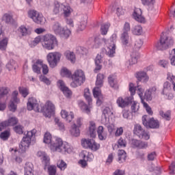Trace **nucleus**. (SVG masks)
<instances>
[{
	"label": "nucleus",
	"mask_w": 175,
	"mask_h": 175,
	"mask_svg": "<svg viewBox=\"0 0 175 175\" xmlns=\"http://www.w3.org/2000/svg\"><path fill=\"white\" fill-rule=\"evenodd\" d=\"M24 127L21 125H17L14 128V131L16 133H18V135H23L24 131Z\"/></svg>",
	"instance_id": "obj_61"
},
{
	"label": "nucleus",
	"mask_w": 175,
	"mask_h": 175,
	"mask_svg": "<svg viewBox=\"0 0 175 175\" xmlns=\"http://www.w3.org/2000/svg\"><path fill=\"white\" fill-rule=\"evenodd\" d=\"M132 100H133V96H132L126 97L119 96L116 100V104L118 107L125 109V107H128L132 103Z\"/></svg>",
	"instance_id": "obj_18"
},
{
	"label": "nucleus",
	"mask_w": 175,
	"mask_h": 175,
	"mask_svg": "<svg viewBox=\"0 0 175 175\" xmlns=\"http://www.w3.org/2000/svg\"><path fill=\"white\" fill-rule=\"evenodd\" d=\"M81 157L83 159H81L79 161L78 164L83 169H85L86 167L88 166V162H92L94 159V154L92 153L87 152L86 150H83L81 153Z\"/></svg>",
	"instance_id": "obj_14"
},
{
	"label": "nucleus",
	"mask_w": 175,
	"mask_h": 175,
	"mask_svg": "<svg viewBox=\"0 0 175 175\" xmlns=\"http://www.w3.org/2000/svg\"><path fill=\"white\" fill-rule=\"evenodd\" d=\"M64 27L61 26V24L59 23L56 22L52 26V31H53L55 35H59L61 33V31H62Z\"/></svg>",
	"instance_id": "obj_38"
},
{
	"label": "nucleus",
	"mask_w": 175,
	"mask_h": 175,
	"mask_svg": "<svg viewBox=\"0 0 175 175\" xmlns=\"http://www.w3.org/2000/svg\"><path fill=\"white\" fill-rule=\"evenodd\" d=\"M61 117L63 120H65L67 122H72L73 118H75V113L72 111L68 112L65 109H62L60 112Z\"/></svg>",
	"instance_id": "obj_27"
},
{
	"label": "nucleus",
	"mask_w": 175,
	"mask_h": 175,
	"mask_svg": "<svg viewBox=\"0 0 175 175\" xmlns=\"http://www.w3.org/2000/svg\"><path fill=\"white\" fill-rule=\"evenodd\" d=\"M10 136V131L9 130H6L0 134V137L2 139V140H8Z\"/></svg>",
	"instance_id": "obj_56"
},
{
	"label": "nucleus",
	"mask_w": 175,
	"mask_h": 175,
	"mask_svg": "<svg viewBox=\"0 0 175 175\" xmlns=\"http://www.w3.org/2000/svg\"><path fill=\"white\" fill-rule=\"evenodd\" d=\"M9 43V38L5 37L1 40H0V50L1 51H6L8 49V44Z\"/></svg>",
	"instance_id": "obj_41"
},
{
	"label": "nucleus",
	"mask_w": 175,
	"mask_h": 175,
	"mask_svg": "<svg viewBox=\"0 0 175 175\" xmlns=\"http://www.w3.org/2000/svg\"><path fill=\"white\" fill-rule=\"evenodd\" d=\"M60 75L61 76H62V77H68V78L72 77V72H70V70H68V68H62Z\"/></svg>",
	"instance_id": "obj_49"
},
{
	"label": "nucleus",
	"mask_w": 175,
	"mask_h": 175,
	"mask_svg": "<svg viewBox=\"0 0 175 175\" xmlns=\"http://www.w3.org/2000/svg\"><path fill=\"white\" fill-rule=\"evenodd\" d=\"M110 116H113V112L111 109L109 107H105L103 111V115L101 117V124L106 125L108 129L109 133H111L114 131V124H110Z\"/></svg>",
	"instance_id": "obj_11"
},
{
	"label": "nucleus",
	"mask_w": 175,
	"mask_h": 175,
	"mask_svg": "<svg viewBox=\"0 0 175 175\" xmlns=\"http://www.w3.org/2000/svg\"><path fill=\"white\" fill-rule=\"evenodd\" d=\"M108 83L114 90H118V81H117V76L116 75H111L108 77Z\"/></svg>",
	"instance_id": "obj_30"
},
{
	"label": "nucleus",
	"mask_w": 175,
	"mask_h": 175,
	"mask_svg": "<svg viewBox=\"0 0 175 175\" xmlns=\"http://www.w3.org/2000/svg\"><path fill=\"white\" fill-rule=\"evenodd\" d=\"M173 43H174V41L172 37L165 36V34H163L161 36L160 41L154 44V49L160 51L166 50L170 46H173Z\"/></svg>",
	"instance_id": "obj_8"
},
{
	"label": "nucleus",
	"mask_w": 175,
	"mask_h": 175,
	"mask_svg": "<svg viewBox=\"0 0 175 175\" xmlns=\"http://www.w3.org/2000/svg\"><path fill=\"white\" fill-rule=\"evenodd\" d=\"M142 124L146 128H150L152 129H157L159 128V122L155 120L154 118L150 119L148 116L144 115L142 117Z\"/></svg>",
	"instance_id": "obj_15"
},
{
	"label": "nucleus",
	"mask_w": 175,
	"mask_h": 175,
	"mask_svg": "<svg viewBox=\"0 0 175 175\" xmlns=\"http://www.w3.org/2000/svg\"><path fill=\"white\" fill-rule=\"evenodd\" d=\"M131 32L133 35L140 36L143 33V27L140 25H135L131 29Z\"/></svg>",
	"instance_id": "obj_43"
},
{
	"label": "nucleus",
	"mask_w": 175,
	"mask_h": 175,
	"mask_svg": "<svg viewBox=\"0 0 175 175\" xmlns=\"http://www.w3.org/2000/svg\"><path fill=\"white\" fill-rule=\"evenodd\" d=\"M103 42H105L107 49L106 54L109 57H114V54H116V42H117V33H113L109 38V40H106V39H103Z\"/></svg>",
	"instance_id": "obj_9"
},
{
	"label": "nucleus",
	"mask_w": 175,
	"mask_h": 175,
	"mask_svg": "<svg viewBox=\"0 0 175 175\" xmlns=\"http://www.w3.org/2000/svg\"><path fill=\"white\" fill-rule=\"evenodd\" d=\"M144 130L142 128V126L140 124H135L134 127V134L137 135L139 137H142V134Z\"/></svg>",
	"instance_id": "obj_46"
},
{
	"label": "nucleus",
	"mask_w": 175,
	"mask_h": 175,
	"mask_svg": "<svg viewBox=\"0 0 175 175\" xmlns=\"http://www.w3.org/2000/svg\"><path fill=\"white\" fill-rule=\"evenodd\" d=\"M102 56L100 55H97L95 59V64L96 68L94 69V72H98V70H100L102 69Z\"/></svg>",
	"instance_id": "obj_39"
},
{
	"label": "nucleus",
	"mask_w": 175,
	"mask_h": 175,
	"mask_svg": "<svg viewBox=\"0 0 175 175\" xmlns=\"http://www.w3.org/2000/svg\"><path fill=\"white\" fill-rule=\"evenodd\" d=\"M81 146H83L84 148H89L92 151H98L99 148H100V145L94 139H82L81 140Z\"/></svg>",
	"instance_id": "obj_16"
},
{
	"label": "nucleus",
	"mask_w": 175,
	"mask_h": 175,
	"mask_svg": "<svg viewBox=\"0 0 175 175\" xmlns=\"http://www.w3.org/2000/svg\"><path fill=\"white\" fill-rule=\"evenodd\" d=\"M170 64L172 66H175V49L170 52Z\"/></svg>",
	"instance_id": "obj_53"
},
{
	"label": "nucleus",
	"mask_w": 175,
	"mask_h": 175,
	"mask_svg": "<svg viewBox=\"0 0 175 175\" xmlns=\"http://www.w3.org/2000/svg\"><path fill=\"white\" fill-rule=\"evenodd\" d=\"M18 95V91H14L12 92V97L10 102L9 109L10 111H16L17 110V104L20 103V99L17 98Z\"/></svg>",
	"instance_id": "obj_20"
},
{
	"label": "nucleus",
	"mask_w": 175,
	"mask_h": 175,
	"mask_svg": "<svg viewBox=\"0 0 175 175\" xmlns=\"http://www.w3.org/2000/svg\"><path fill=\"white\" fill-rule=\"evenodd\" d=\"M37 155L38 157H40V158H41L42 161V163H44L45 166H47V165H49L50 158L49 157V156H47V154L45 152L39 151L38 152Z\"/></svg>",
	"instance_id": "obj_35"
},
{
	"label": "nucleus",
	"mask_w": 175,
	"mask_h": 175,
	"mask_svg": "<svg viewBox=\"0 0 175 175\" xmlns=\"http://www.w3.org/2000/svg\"><path fill=\"white\" fill-rule=\"evenodd\" d=\"M87 44H92L94 49H99V47H100V46L102 45V43L100 42V39H99L98 38H90L87 41Z\"/></svg>",
	"instance_id": "obj_33"
},
{
	"label": "nucleus",
	"mask_w": 175,
	"mask_h": 175,
	"mask_svg": "<svg viewBox=\"0 0 175 175\" xmlns=\"http://www.w3.org/2000/svg\"><path fill=\"white\" fill-rule=\"evenodd\" d=\"M2 20L7 24H12V22L13 21V16L12 14L6 13L3 16Z\"/></svg>",
	"instance_id": "obj_50"
},
{
	"label": "nucleus",
	"mask_w": 175,
	"mask_h": 175,
	"mask_svg": "<svg viewBox=\"0 0 175 175\" xmlns=\"http://www.w3.org/2000/svg\"><path fill=\"white\" fill-rule=\"evenodd\" d=\"M19 92L23 98H27L29 94V90L27 88H19Z\"/></svg>",
	"instance_id": "obj_54"
},
{
	"label": "nucleus",
	"mask_w": 175,
	"mask_h": 175,
	"mask_svg": "<svg viewBox=\"0 0 175 175\" xmlns=\"http://www.w3.org/2000/svg\"><path fill=\"white\" fill-rule=\"evenodd\" d=\"M62 57V54L59 52H51L46 55V60L50 66V68H54L58 63L61 61V57Z\"/></svg>",
	"instance_id": "obj_13"
},
{
	"label": "nucleus",
	"mask_w": 175,
	"mask_h": 175,
	"mask_svg": "<svg viewBox=\"0 0 175 175\" xmlns=\"http://www.w3.org/2000/svg\"><path fill=\"white\" fill-rule=\"evenodd\" d=\"M97 133L100 140H106L107 138V133L105 131V129L103 126H98L97 129Z\"/></svg>",
	"instance_id": "obj_34"
},
{
	"label": "nucleus",
	"mask_w": 175,
	"mask_h": 175,
	"mask_svg": "<svg viewBox=\"0 0 175 175\" xmlns=\"http://www.w3.org/2000/svg\"><path fill=\"white\" fill-rule=\"evenodd\" d=\"M120 40L122 44H123V46H125V47L132 46V38L129 37V33L123 32L121 34Z\"/></svg>",
	"instance_id": "obj_22"
},
{
	"label": "nucleus",
	"mask_w": 175,
	"mask_h": 175,
	"mask_svg": "<svg viewBox=\"0 0 175 175\" xmlns=\"http://www.w3.org/2000/svg\"><path fill=\"white\" fill-rule=\"evenodd\" d=\"M129 92H131V96H133V95H135L137 92L148 114H149L150 116H152V110L151 109V107H150V106L147 103L144 102V88H143V86H141V85H138L136 88L135 87V84H133V83H130L129 85Z\"/></svg>",
	"instance_id": "obj_4"
},
{
	"label": "nucleus",
	"mask_w": 175,
	"mask_h": 175,
	"mask_svg": "<svg viewBox=\"0 0 175 175\" xmlns=\"http://www.w3.org/2000/svg\"><path fill=\"white\" fill-rule=\"evenodd\" d=\"M40 67H42V60L38 59L32 66L33 71L35 73H40Z\"/></svg>",
	"instance_id": "obj_45"
},
{
	"label": "nucleus",
	"mask_w": 175,
	"mask_h": 175,
	"mask_svg": "<svg viewBox=\"0 0 175 175\" xmlns=\"http://www.w3.org/2000/svg\"><path fill=\"white\" fill-rule=\"evenodd\" d=\"M40 80L42 82L46 84V85H50L51 84V82L50 81V79L46 77L44 75H41L40 77Z\"/></svg>",
	"instance_id": "obj_64"
},
{
	"label": "nucleus",
	"mask_w": 175,
	"mask_h": 175,
	"mask_svg": "<svg viewBox=\"0 0 175 175\" xmlns=\"http://www.w3.org/2000/svg\"><path fill=\"white\" fill-rule=\"evenodd\" d=\"M72 13H73V8L70 7V5L64 4L61 15L63 16L64 18H68V17L72 16Z\"/></svg>",
	"instance_id": "obj_26"
},
{
	"label": "nucleus",
	"mask_w": 175,
	"mask_h": 175,
	"mask_svg": "<svg viewBox=\"0 0 175 175\" xmlns=\"http://www.w3.org/2000/svg\"><path fill=\"white\" fill-rule=\"evenodd\" d=\"M135 77L137 79L138 81H142V83H147V81L150 80V77L144 71H139L137 72Z\"/></svg>",
	"instance_id": "obj_32"
},
{
	"label": "nucleus",
	"mask_w": 175,
	"mask_h": 175,
	"mask_svg": "<svg viewBox=\"0 0 175 175\" xmlns=\"http://www.w3.org/2000/svg\"><path fill=\"white\" fill-rule=\"evenodd\" d=\"M89 133L90 137H96V124L94 121L90 122Z\"/></svg>",
	"instance_id": "obj_36"
},
{
	"label": "nucleus",
	"mask_w": 175,
	"mask_h": 175,
	"mask_svg": "<svg viewBox=\"0 0 175 175\" xmlns=\"http://www.w3.org/2000/svg\"><path fill=\"white\" fill-rule=\"evenodd\" d=\"M27 105V110L29 111L31 110H34V111H37L38 113L42 111L44 113L45 117H48V118H51L55 111V106L53 103H51V101H46L44 106L42 107V106L39 105L38 100L31 97L29 98Z\"/></svg>",
	"instance_id": "obj_2"
},
{
	"label": "nucleus",
	"mask_w": 175,
	"mask_h": 175,
	"mask_svg": "<svg viewBox=\"0 0 175 175\" xmlns=\"http://www.w3.org/2000/svg\"><path fill=\"white\" fill-rule=\"evenodd\" d=\"M68 167L66 163L64 161V160H60L57 161V167L60 169V170H65L66 167Z\"/></svg>",
	"instance_id": "obj_58"
},
{
	"label": "nucleus",
	"mask_w": 175,
	"mask_h": 175,
	"mask_svg": "<svg viewBox=\"0 0 175 175\" xmlns=\"http://www.w3.org/2000/svg\"><path fill=\"white\" fill-rule=\"evenodd\" d=\"M105 75L103 74H98L96 81V87L93 89V96L97 98L96 105L100 106L103 102V95L102 94V90L100 88L103 87V79Z\"/></svg>",
	"instance_id": "obj_5"
},
{
	"label": "nucleus",
	"mask_w": 175,
	"mask_h": 175,
	"mask_svg": "<svg viewBox=\"0 0 175 175\" xmlns=\"http://www.w3.org/2000/svg\"><path fill=\"white\" fill-rule=\"evenodd\" d=\"M141 1L145 6H152L155 3V0H141Z\"/></svg>",
	"instance_id": "obj_62"
},
{
	"label": "nucleus",
	"mask_w": 175,
	"mask_h": 175,
	"mask_svg": "<svg viewBox=\"0 0 175 175\" xmlns=\"http://www.w3.org/2000/svg\"><path fill=\"white\" fill-rule=\"evenodd\" d=\"M142 46H143V41L141 39L136 40L134 49H135V50H139V49H142Z\"/></svg>",
	"instance_id": "obj_60"
},
{
	"label": "nucleus",
	"mask_w": 175,
	"mask_h": 175,
	"mask_svg": "<svg viewBox=\"0 0 175 175\" xmlns=\"http://www.w3.org/2000/svg\"><path fill=\"white\" fill-rule=\"evenodd\" d=\"M55 124L57 125L59 129V131H65V124L61 121H59V119L58 118H55Z\"/></svg>",
	"instance_id": "obj_52"
},
{
	"label": "nucleus",
	"mask_w": 175,
	"mask_h": 175,
	"mask_svg": "<svg viewBox=\"0 0 175 175\" xmlns=\"http://www.w3.org/2000/svg\"><path fill=\"white\" fill-rule=\"evenodd\" d=\"M57 85L66 98H70V96H72V91L65 85V83H64L62 80L57 81Z\"/></svg>",
	"instance_id": "obj_24"
},
{
	"label": "nucleus",
	"mask_w": 175,
	"mask_h": 175,
	"mask_svg": "<svg viewBox=\"0 0 175 175\" xmlns=\"http://www.w3.org/2000/svg\"><path fill=\"white\" fill-rule=\"evenodd\" d=\"M159 114L161 116H162L165 120H167V121H170V111H167V112H163V111H160Z\"/></svg>",
	"instance_id": "obj_57"
},
{
	"label": "nucleus",
	"mask_w": 175,
	"mask_h": 175,
	"mask_svg": "<svg viewBox=\"0 0 175 175\" xmlns=\"http://www.w3.org/2000/svg\"><path fill=\"white\" fill-rule=\"evenodd\" d=\"M42 42L43 49L46 50H54L58 46V40L57 37L51 33H47L44 36H38L29 44L30 47H35Z\"/></svg>",
	"instance_id": "obj_3"
},
{
	"label": "nucleus",
	"mask_w": 175,
	"mask_h": 175,
	"mask_svg": "<svg viewBox=\"0 0 175 175\" xmlns=\"http://www.w3.org/2000/svg\"><path fill=\"white\" fill-rule=\"evenodd\" d=\"M118 162L120 163H122V162H125V159H126V152L124 150H119L118 152Z\"/></svg>",
	"instance_id": "obj_42"
},
{
	"label": "nucleus",
	"mask_w": 175,
	"mask_h": 175,
	"mask_svg": "<svg viewBox=\"0 0 175 175\" xmlns=\"http://www.w3.org/2000/svg\"><path fill=\"white\" fill-rule=\"evenodd\" d=\"M143 12H142V9L140 8H135L133 17L135 21L138 23H146V18L143 16Z\"/></svg>",
	"instance_id": "obj_23"
},
{
	"label": "nucleus",
	"mask_w": 175,
	"mask_h": 175,
	"mask_svg": "<svg viewBox=\"0 0 175 175\" xmlns=\"http://www.w3.org/2000/svg\"><path fill=\"white\" fill-rule=\"evenodd\" d=\"M18 122V119L16 117H11L8 120L0 123V131H3L8 126H14Z\"/></svg>",
	"instance_id": "obj_21"
},
{
	"label": "nucleus",
	"mask_w": 175,
	"mask_h": 175,
	"mask_svg": "<svg viewBox=\"0 0 175 175\" xmlns=\"http://www.w3.org/2000/svg\"><path fill=\"white\" fill-rule=\"evenodd\" d=\"M110 28V23H106L101 25L100 33L101 35H107V32Z\"/></svg>",
	"instance_id": "obj_51"
},
{
	"label": "nucleus",
	"mask_w": 175,
	"mask_h": 175,
	"mask_svg": "<svg viewBox=\"0 0 175 175\" xmlns=\"http://www.w3.org/2000/svg\"><path fill=\"white\" fill-rule=\"evenodd\" d=\"M80 127H77L75 123H74L70 129V133H71L72 136H75L77 137L80 136Z\"/></svg>",
	"instance_id": "obj_37"
},
{
	"label": "nucleus",
	"mask_w": 175,
	"mask_h": 175,
	"mask_svg": "<svg viewBox=\"0 0 175 175\" xmlns=\"http://www.w3.org/2000/svg\"><path fill=\"white\" fill-rule=\"evenodd\" d=\"M155 94H157V88L154 86L145 92L144 98L146 100H152V98Z\"/></svg>",
	"instance_id": "obj_29"
},
{
	"label": "nucleus",
	"mask_w": 175,
	"mask_h": 175,
	"mask_svg": "<svg viewBox=\"0 0 175 175\" xmlns=\"http://www.w3.org/2000/svg\"><path fill=\"white\" fill-rule=\"evenodd\" d=\"M72 82L70 85L73 88L81 85L85 81V75L82 70H76L73 75H71Z\"/></svg>",
	"instance_id": "obj_10"
},
{
	"label": "nucleus",
	"mask_w": 175,
	"mask_h": 175,
	"mask_svg": "<svg viewBox=\"0 0 175 175\" xmlns=\"http://www.w3.org/2000/svg\"><path fill=\"white\" fill-rule=\"evenodd\" d=\"M9 93L8 88H0V111L6 109V95Z\"/></svg>",
	"instance_id": "obj_19"
},
{
	"label": "nucleus",
	"mask_w": 175,
	"mask_h": 175,
	"mask_svg": "<svg viewBox=\"0 0 175 175\" xmlns=\"http://www.w3.org/2000/svg\"><path fill=\"white\" fill-rule=\"evenodd\" d=\"M18 31L21 33L22 36H27V35H29L31 31L24 25H21L18 29Z\"/></svg>",
	"instance_id": "obj_47"
},
{
	"label": "nucleus",
	"mask_w": 175,
	"mask_h": 175,
	"mask_svg": "<svg viewBox=\"0 0 175 175\" xmlns=\"http://www.w3.org/2000/svg\"><path fill=\"white\" fill-rule=\"evenodd\" d=\"M88 20V16H87V14L80 16V21L77 29L78 32H80V31H84V29H85L87 27Z\"/></svg>",
	"instance_id": "obj_25"
},
{
	"label": "nucleus",
	"mask_w": 175,
	"mask_h": 175,
	"mask_svg": "<svg viewBox=\"0 0 175 175\" xmlns=\"http://www.w3.org/2000/svg\"><path fill=\"white\" fill-rule=\"evenodd\" d=\"M71 33L72 31H70V29L63 27L61 33H59V35H60L62 38H64V39H68L69 36H70Z\"/></svg>",
	"instance_id": "obj_44"
},
{
	"label": "nucleus",
	"mask_w": 175,
	"mask_h": 175,
	"mask_svg": "<svg viewBox=\"0 0 175 175\" xmlns=\"http://www.w3.org/2000/svg\"><path fill=\"white\" fill-rule=\"evenodd\" d=\"M28 16L30 18L33 19L36 24H43L46 21V18L43 16V14L39 13L36 10H29L28 12Z\"/></svg>",
	"instance_id": "obj_17"
},
{
	"label": "nucleus",
	"mask_w": 175,
	"mask_h": 175,
	"mask_svg": "<svg viewBox=\"0 0 175 175\" xmlns=\"http://www.w3.org/2000/svg\"><path fill=\"white\" fill-rule=\"evenodd\" d=\"M64 4L59 1H54L52 9L53 14L55 15L62 14Z\"/></svg>",
	"instance_id": "obj_28"
},
{
	"label": "nucleus",
	"mask_w": 175,
	"mask_h": 175,
	"mask_svg": "<svg viewBox=\"0 0 175 175\" xmlns=\"http://www.w3.org/2000/svg\"><path fill=\"white\" fill-rule=\"evenodd\" d=\"M17 67V63L14 60H10L6 65L7 69L10 72L12 70H16Z\"/></svg>",
	"instance_id": "obj_48"
},
{
	"label": "nucleus",
	"mask_w": 175,
	"mask_h": 175,
	"mask_svg": "<svg viewBox=\"0 0 175 175\" xmlns=\"http://www.w3.org/2000/svg\"><path fill=\"white\" fill-rule=\"evenodd\" d=\"M48 172L49 175H55L57 173V167L51 165L48 167Z\"/></svg>",
	"instance_id": "obj_63"
},
{
	"label": "nucleus",
	"mask_w": 175,
	"mask_h": 175,
	"mask_svg": "<svg viewBox=\"0 0 175 175\" xmlns=\"http://www.w3.org/2000/svg\"><path fill=\"white\" fill-rule=\"evenodd\" d=\"M131 144L133 147L136 148H147L148 147L147 142H143L137 139H132Z\"/></svg>",
	"instance_id": "obj_31"
},
{
	"label": "nucleus",
	"mask_w": 175,
	"mask_h": 175,
	"mask_svg": "<svg viewBox=\"0 0 175 175\" xmlns=\"http://www.w3.org/2000/svg\"><path fill=\"white\" fill-rule=\"evenodd\" d=\"M84 97L88 103V105H87V104H85L84 102L81 101L79 103V106L81 109V110L84 111V113H86V114H91V109H92V98H91V93H90V89L85 88L84 90Z\"/></svg>",
	"instance_id": "obj_12"
},
{
	"label": "nucleus",
	"mask_w": 175,
	"mask_h": 175,
	"mask_svg": "<svg viewBox=\"0 0 175 175\" xmlns=\"http://www.w3.org/2000/svg\"><path fill=\"white\" fill-rule=\"evenodd\" d=\"M35 135H36V129H33L27 133L19 144V152H25L29 148L31 140H32V137H35Z\"/></svg>",
	"instance_id": "obj_7"
},
{
	"label": "nucleus",
	"mask_w": 175,
	"mask_h": 175,
	"mask_svg": "<svg viewBox=\"0 0 175 175\" xmlns=\"http://www.w3.org/2000/svg\"><path fill=\"white\" fill-rule=\"evenodd\" d=\"M25 172H33V164L30 162H27L25 166Z\"/></svg>",
	"instance_id": "obj_59"
},
{
	"label": "nucleus",
	"mask_w": 175,
	"mask_h": 175,
	"mask_svg": "<svg viewBox=\"0 0 175 175\" xmlns=\"http://www.w3.org/2000/svg\"><path fill=\"white\" fill-rule=\"evenodd\" d=\"M139 109V104L137 101H133L131 105L132 113H137Z\"/></svg>",
	"instance_id": "obj_55"
},
{
	"label": "nucleus",
	"mask_w": 175,
	"mask_h": 175,
	"mask_svg": "<svg viewBox=\"0 0 175 175\" xmlns=\"http://www.w3.org/2000/svg\"><path fill=\"white\" fill-rule=\"evenodd\" d=\"M44 143L49 144V148L53 152H62V154H71L73 152V147L64 142L62 139L55 137L51 138V134L46 133L44 135Z\"/></svg>",
	"instance_id": "obj_1"
},
{
	"label": "nucleus",
	"mask_w": 175,
	"mask_h": 175,
	"mask_svg": "<svg viewBox=\"0 0 175 175\" xmlns=\"http://www.w3.org/2000/svg\"><path fill=\"white\" fill-rule=\"evenodd\" d=\"M167 79L172 83L166 81L163 84V89L162 94L167 96V99H172L173 98V94H172V90L175 91V76L173 75L172 72L167 73Z\"/></svg>",
	"instance_id": "obj_6"
},
{
	"label": "nucleus",
	"mask_w": 175,
	"mask_h": 175,
	"mask_svg": "<svg viewBox=\"0 0 175 175\" xmlns=\"http://www.w3.org/2000/svg\"><path fill=\"white\" fill-rule=\"evenodd\" d=\"M65 57L70 61V62L75 63L76 61V55H75V53L70 51H66L64 53Z\"/></svg>",
	"instance_id": "obj_40"
}]
</instances>
